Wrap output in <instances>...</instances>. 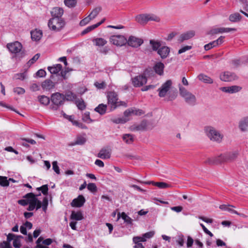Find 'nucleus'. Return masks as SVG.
Masks as SVG:
<instances>
[{
	"mask_svg": "<svg viewBox=\"0 0 248 248\" xmlns=\"http://www.w3.org/2000/svg\"><path fill=\"white\" fill-rule=\"evenodd\" d=\"M20 238H23L21 235H16L13 233H9L7 236V240L0 243V248H12L11 242L15 248H20L21 246Z\"/></svg>",
	"mask_w": 248,
	"mask_h": 248,
	"instance_id": "obj_1",
	"label": "nucleus"
},
{
	"mask_svg": "<svg viewBox=\"0 0 248 248\" xmlns=\"http://www.w3.org/2000/svg\"><path fill=\"white\" fill-rule=\"evenodd\" d=\"M7 48L9 51L16 54V57L20 59L25 55L24 50H22V45L18 41H15L13 43H8L6 45Z\"/></svg>",
	"mask_w": 248,
	"mask_h": 248,
	"instance_id": "obj_2",
	"label": "nucleus"
},
{
	"mask_svg": "<svg viewBox=\"0 0 248 248\" xmlns=\"http://www.w3.org/2000/svg\"><path fill=\"white\" fill-rule=\"evenodd\" d=\"M50 99L53 104L51 108L53 110H57L65 102L64 95L58 92L52 93Z\"/></svg>",
	"mask_w": 248,
	"mask_h": 248,
	"instance_id": "obj_3",
	"label": "nucleus"
},
{
	"mask_svg": "<svg viewBox=\"0 0 248 248\" xmlns=\"http://www.w3.org/2000/svg\"><path fill=\"white\" fill-rule=\"evenodd\" d=\"M204 131L206 135L211 140L218 142L221 141L223 138V135L214 127L211 126H205L204 127Z\"/></svg>",
	"mask_w": 248,
	"mask_h": 248,
	"instance_id": "obj_4",
	"label": "nucleus"
},
{
	"mask_svg": "<svg viewBox=\"0 0 248 248\" xmlns=\"http://www.w3.org/2000/svg\"><path fill=\"white\" fill-rule=\"evenodd\" d=\"M179 92L180 95L184 98L185 102L191 106H194L196 102V96L188 91L185 88L180 86Z\"/></svg>",
	"mask_w": 248,
	"mask_h": 248,
	"instance_id": "obj_5",
	"label": "nucleus"
},
{
	"mask_svg": "<svg viewBox=\"0 0 248 248\" xmlns=\"http://www.w3.org/2000/svg\"><path fill=\"white\" fill-rule=\"evenodd\" d=\"M63 12V9L59 7H54L50 12L52 18H58V22H59V25H60L59 27V28L62 27L64 25H65V20L62 17Z\"/></svg>",
	"mask_w": 248,
	"mask_h": 248,
	"instance_id": "obj_6",
	"label": "nucleus"
},
{
	"mask_svg": "<svg viewBox=\"0 0 248 248\" xmlns=\"http://www.w3.org/2000/svg\"><path fill=\"white\" fill-rule=\"evenodd\" d=\"M154 235V232H149L143 235L142 237L137 236L134 237L133 239V242L137 245L134 247V248H137V247L140 248H144V246L142 245L141 242L146 241V238H150Z\"/></svg>",
	"mask_w": 248,
	"mask_h": 248,
	"instance_id": "obj_7",
	"label": "nucleus"
},
{
	"mask_svg": "<svg viewBox=\"0 0 248 248\" xmlns=\"http://www.w3.org/2000/svg\"><path fill=\"white\" fill-rule=\"evenodd\" d=\"M171 85L172 81L171 80H168L164 83L157 90L159 96L160 97H164L169 92Z\"/></svg>",
	"mask_w": 248,
	"mask_h": 248,
	"instance_id": "obj_8",
	"label": "nucleus"
},
{
	"mask_svg": "<svg viewBox=\"0 0 248 248\" xmlns=\"http://www.w3.org/2000/svg\"><path fill=\"white\" fill-rule=\"evenodd\" d=\"M30 198H23L24 199L19 200L17 201V203L23 206H25L28 204L29 205L27 208V210L29 211H33L35 208V204L33 202L32 196H29Z\"/></svg>",
	"mask_w": 248,
	"mask_h": 248,
	"instance_id": "obj_9",
	"label": "nucleus"
},
{
	"mask_svg": "<svg viewBox=\"0 0 248 248\" xmlns=\"http://www.w3.org/2000/svg\"><path fill=\"white\" fill-rule=\"evenodd\" d=\"M110 41L117 46H123L126 44L127 39L123 35H112L110 37Z\"/></svg>",
	"mask_w": 248,
	"mask_h": 248,
	"instance_id": "obj_10",
	"label": "nucleus"
},
{
	"mask_svg": "<svg viewBox=\"0 0 248 248\" xmlns=\"http://www.w3.org/2000/svg\"><path fill=\"white\" fill-rule=\"evenodd\" d=\"M58 21V18H51L48 20L47 25L50 30L55 31H59L64 28L65 25H64L60 28H59L60 25H59Z\"/></svg>",
	"mask_w": 248,
	"mask_h": 248,
	"instance_id": "obj_11",
	"label": "nucleus"
},
{
	"mask_svg": "<svg viewBox=\"0 0 248 248\" xmlns=\"http://www.w3.org/2000/svg\"><path fill=\"white\" fill-rule=\"evenodd\" d=\"M147 81V78L144 75H139L132 78V83L135 87L142 86Z\"/></svg>",
	"mask_w": 248,
	"mask_h": 248,
	"instance_id": "obj_12",
	"label": "nucleus"
},
{
	"mask_svg": "<svg viewBox=\"0 0 248 248\" xmlns=\"http://www.w3.org/2000/svg\"><path fill=\"white\" fill-rule=\"evenodd\" d=\"M220 78L223 81L229 82L237 79V76L234 73L226 71L220 74Z\"/></svg>",
	"mask_w": 248,
	"mask_h": 248,
	"instance_id": "obj_13",
	"label": "nucleus"
},
{
	"mask_svg": "<svg viewBox=\"0 0 248 248\" xmlns=\"http://www.w3.org/2000/svg\"><path fill=\"white\" fill-rule=\"evenodd\" d=\"M238 151H234L232 152L228 153L225 155H221L222 156L221 161L226 162L227 161H233L235 160L239 155Z\"/></svg>",
	"mask_w": 248,
	"mask_h": 248,
	"instance_id": "obj_14",
	"label": "nucleus"
},
{
	"mask_svg": "<svg viewBox=\"0 0 248 248\" xmlns=\"http://www.w3.org/2000/svg\"><path fill=\"white\" fill-rule=\"evenodd\" d=\"M143 41L142 39L137 38L135 36H130L128 39L127 40L128 45L133 47H138L140 46L142 43Z\"/></svg>",
	"mask_w": 248,
	"mask_h": 248,
	"instance_id": "obj_15",
	"label": "nucleus"
},
{
	"mask_svg": "<svg viewBox=\"0 0 248 248\" xmlns=\"http://www.w3.org/2000/svg\"><path fill=\"white\" fill-rule=\"evenodd\" d=\"M52 79L50 78L42 82L41 87L43 90L49 91L55 88L57 82L52 81Z\"/></svg>",
	"mask_w": 248,
	"mask_h": 248,
	"instance_id": "obj_16",
	"label": "nucleus"
},
{
	"mask_svg": "<svg viewBox=\"0 0 248 248\" xmlns=\"http://www.w3.org/2000/svg\"><path fill=\"white\" fill-rule=\"evenodd\" d=\"M108 104L110 105L111 110L112 109V107L114 106L117 101L118 100V96L116 93L114 92H110L107 95Z\"/></svg>",
	"mask_w": 248,
	"mask_h": 248,
	"instance_id": "obj_17",
	"label": "nucleus"
},
{
	"mask_svg": "<svg viewBox=\"0 0 248 248\" xmlns=\"http://www.w3.org/2000/svg\"><path fill=\"white\" fill-rule=\"evenodd\" d=\"M85 202L86 200L84 197L82 195H79L72 201L71 205L75 207H81L84 205Z\"/></svg>",
	"mask_w": 248,
	"mask_h": 248,
	"instance_id": "obj_18",
	"label": "nucleus"
},
{
	"mask_svg": "<svg viewBox=\"0 0 248 248\" xmlns=\"http://www.w3.org/2000/svg\"><path fill=\"white\" fill-rule=\"evenodd\" d=\"M41 195V194L36 195L34 193L32 192L28 193L23 196V198H30L29 196H32L33 199V202L35 204V209L36 210L39 209L41 207H42V202L39 200L37 197Z\"/></svg>",
	"mask_w": 248,
	"mask_h": 248,
	"instance_id": "obj_19",
	"label": "nucleus"
},
{
	"mask_svg": "<svg viewBox=\"0 0 248 248\" xmlns=\"http://www.w3.org/2000/svg\"><path fill=\"white\" fill-rule=\"evenodd\" d=\"M242 88L239 86L233 85L228 87H222L219 88V90L223 92L234 93L239 92Z\"/></svg>",
	"mask_w": 248,
	"mask_h": 248,
	"instance_id": "obj_20",
	"label": "nucleus"
},
{
	"mask_svg": "<svg viewBox=\"0 0 248 248\" xmlns=\"http://www.w3.org/2000/svg\"><path fill=\"white\" fill-rule=\"evenodd\" d=\"M62 66L61 64H57L54 65L52 66H48L47 69L48 70L51 74V75L50 77L51 79H54V75H57L58 73L61 71L62 69Z\"/></svg>",
	"mask_w": 248,
	"mask_h": 248,
	"instance_id": "obj_21",
	"label": "nucleus"
},
{
	"mask_svg": "<svg viewBox=\"0 0 248 248\" xmlns=\"http://www.w3.org/2000/svg\"><path fill=\"white\" fill-rule=\"evenodd\" d=\"M170 53V48L167 46H161L157 51V53L162 59L168 57Z\"/></svg>",
	"mask_w": 248,
	"mask_h": 248,
	"instance_id": "obj_22",
	"label": "nucleus"
},
{
	"mask_svg": "<svg viewBox=\"0 0 248 248\" xmlns=\"http://www.w3.org/2000/svg\"><path fill=\"white\" fill-rule=\"evenodd\" d=\"M111 150L109 148H102L97 155V157L103 159H108L110 157Z\"/></svg>",
	"mask_w": 248,
	"mask_h": 248,
	"instance_id": "obj_23",
	"label": "nucleus"
},
{
	"mask_svg": "<svg viewBox=\"0 0 248 248\" xmlns=\"http://www.w3.org/2000/svg\"><path fill=\"white\" fill-rule=\"evenodd\" d=\"M195 34L193 31H189L181 34L178 39L180 43H182L185 40H187L193 37Z\"/></svg>",
	"mask_w": 248,
	"mask_h": 248,
	"instance_id": "obj_24",
	"label": "nucleus"
},
{
	"mask_svg": "<svg viewBox=\"0 0 248 248\" xmlns=\"http://www.w3.org/2000/svg\"><path fill=\"white\" fill-rule=\"evenodd\" d=\"M235 28H215L211 30L210 31L209 33L211 34H215L219 33L228 32L231 31H236Z\"/></svg>",
	"mask_w": 248,
	"mask_h": 248,
	"instance_id": "obj_25",
	"label": "nucleus"
},
{
	"mask_svg": "<svg viewBox=\"0 0 248 248\" xmlns=\"http://www.w3.org/2000/svg\"><path fill=\"white\" fill-rule=\"evenodd\" d=\"M147 126V120H144L138 125H133L131 126V129L132 131H143L146 129Z\"/></svg>",
	"mask_w": 248,
	"mask_h": 248,
	"instance_id": "obj_26",
	"label": "nucleus"
},
{
	"mask_svg": "<svg viewBox=\"0 0 248 248\" xmlns=\"http://www.w3.org/2000/svg\"><path fill=\"white\" fill-rule=\"evenodd\" d=\"M238 127L242 132L248 130V116L244 117L239 121Z\"/></svg>",
	"mask_w": 248,
	"mask_h": 248,
	"instance_id": "obj_27",
	"label": "nucleus"
},
{
	"mask_svg": "<svg viewBox=\"0 0 248 248\" xmlns=\"http://www.w3.org/2000/svg\"><path fill=\"white\" fill-rule=\"evenodd\" d=\"M165 65L162 62H156L153 68L155 73L159 76H162L164 74Z\"/></svg>",
	"mask_w": 248,
	"mask_h": 248,
	"instance_id": "obj_28",
	"label": "nucleus"
},
{
	"mask_svg": "<svg viewBox=\"0 0 248 248\" xmlns=\"http://www.w3.org/2000/svg\"><path fill=\"white\" fill-rule=\"evenodd\" d=\"M230 207H234V206L230 204H222L219 206V208L222 210L228 211L231 213L235 214L240 216H244V215L243 214H240L238 213L236 210L232 209L231 208H230Z\"/></svg>",
	"mask_w": 248,
	"mask_h": 248,
	"instance_id": "obj_29",
	"label": "nucleus"
},
{
	"mask_svg": "<svg viewBox=\"0 0 248 248\" xmlns=\"http://www.w3.org/2000/svg\"><path fill=\"white\" fill-rule=\"evenodd\" d=\"M222 156H216L213 158H209L205 161L204 163L209 165L217 164L222 162L221 158Z\"/></svg>",
	"mask_w": 248,
	"mask_h": 248,
	"instance_id": "obj_30",
	"label": "nucleus"
},
{
	"mask_svg": "<svg viewBox=\"0 0 248 248\" xmlns=\"http://www.w3.org/2000/svg\"><path fill=\"white\" fill-rule=\"evenodd\" d=\"M86 141V139L83 136L80 135L78 136L76 140L74 142H71L69 144L70 146H75L76 145H83Z\"/></svg>",
	"mask_w": 248,
	"mask_h": 248,
	"instance_id": "obj_31",
	"label": "nucleus"
},
{
	"mask_svg": "<svg viewBox=\"0 0 248 248\" xmlns=\"http://www.w3.org/2000/svg\"><path fill=\"white\" fill-rule=\"evenodd\" d=\"M31 34L32 40L38 41L42 36V32L40 30H35L34 31H31Z\"/></svg>",
	"mask_w": 248,
	"mask_h": 248,
	"instance_id": "obj_32",
	"label": "nucleus"
},
{
	"mask_svg": "<svg viewBox=\"0 0 248 248\" xmlns=\"http://www.w3.org/2000/svg\"><path fill=\"white\" fill-rule=\"evenodd\" d=\"M150 44L151 45L153 51H157L161 46V42L158 40H150Z\"/></svg>",
	"mask_w": 248,
	"mask_h": 248,
	"instance_id": "obj_33",
	"label": "nucleus"
},
{
	"mask_svg": "<svg viewBox=\"0 0 248 248\" xmlns=\"http://www.w3.org/2000/svg\"><path fill=\"white\" fill-rule=\"evenodd\" d=\"M148 15L141 14L136 17V21L140 24H145L148 22Z\"/></svg>",
	"mask_w": 248,
	"mask_h": 248,
	"instance_id": "obj_34",
	"label": "nucleus"
},
{
	"mask_svg": "<svg viewBox=\"0 0 248 248\" xmlns=\"http://www.w3.org/2000/svg\"><path fill=\"white\" fill-rule=\"evenodd\" d=\"M71 219L75 220H81L83 218V215L81 211L75 212L72 211L71 216Z\"/></svg>",
	"mask_w": 248,
	"mask_h": 248,
	"instance_id": "obj_35",
	"label": "nucleus"
},
{
	"mask_svg": "<svg viewBox=\"0 0 248 248\" xmlns=\"http://www.w3.org/2000/svg\"><path fill=\"white\" fill-rule=\"evenodd\" d=\"M173 241H175L180 247H183L185 242L184 236L182 234L178 235L175 237H173Z\"/></svg>",
	"mask_w": 248,
	"mask_h": 248,
	"instance_id": "obj_36",
	"label": "nucleus"
},
{
	"mask_svg": "<svg viewBox=\"0 0 248 248\" xmlns=\"http://www.w3.org/2000/svg\"><path fill=\"white\" fill-rule=\"evenodd\" d=\"M107 106L103 104H99L94 108V110L99 113L100 115H104L106 113Z\"/></svg>",
	"mask_w": 248,
	"mask_h": 248,
	"instance_id": "obj_37",
	"label": "nucleus"
},
{
	"mask_svg": "<svg viewBox=\"0 0 248 248\" xmlns=\"http://www.w3.org/2000/svg\"><path fill=\"white\" fill-rule=\"evenodd\" d=\"M198 78L200 80L205 83L211 84L213 82V79L203 74H200L198 76Z\"/></svg>",
	"mask_w": 248,
	"mask_h": 248,
	"instance_id": "obj_38",
	"label": "nucleus"
},
{
	"mask_svg": "<svg viewBox=\"0 0 248 248\" xmlns=\"http://www.w3.org/2000/svg\"><path fill=\"white\" fill-rule=\"evenodd\" d=\"M38 101L41 104L45 106L48 105L50 103V101L51 100V99L45 95L38 96Z\"/></svg>",
	"mask_w": 248,
	"mask_h": 248,
	"instance_id": "obj_39",
	"label": "nucleus"
},
{
	"mask_svg": "<svg viewBox=\"0 0 248 248\" xmlns=\"http://www.w3.org/2000/svg\"><path fill=\"white\" fill-rule=\"evenodd\" d=\"M118 218L122 217L125 222L129 224H132L133 220L128 216L124 212H123L121 214L119 213L118 214Z\"/></svg>",
	"mask_w": 248,
	"mask_h": 248,
	"instance_id": "obj_40",
	"label": "nucleus"
},
{
	"mask_svg": "<svg viewBox=\"0 0 248 248\" xmlns=\"http://www.w3.org/2000/svg\"><path fill=\"white\" fill-rule=\"evenodd\" d=\"M241 18L242 16L238 13L231 14L229 16V20L232 22H239L241 20Z\"/></svg>",
	"mask_w": 248,
	"mask_h": 248,
	"instance_id": "obj_41",
	"label": "nucleus"
},
{
	"mask_svg": "<svg viewBox=\"0 0 248 248\" xmlns=\"http://www.w3.org/2000/svg\"><path fill=\"white\" fill-rule=\"evenodd\" d=\"M65 100L73 101L77 98L76 94L71 91L67 92L64 95Z\"/></svg>",
	"mask_w": 248,
	"mask_h": 248,
	"instance_id": "obj_42",
	"label": "nucleus"
},
{
	"mask_svg": "<svg viewBox=\"0 0 248 248\" xmlns=\"http://www.w3.org/2000/svg\"><path fill=\"white\" fill-rule=\"evenodd\" d=\"M93 42L96 46H102L105 45L107 44V41L102 38H97L94 39L93 40Z\"/></svg>",
	"mask_w": 248,
	"mask_h": 248,
	"instance_id": "obj_43",
	"label": "nucleus"
},
{
	"mask_svg": "<svg viewBox=\"0 0 248 248\" xmlns=\"http://www.w3.org/2000/svg\"><path fill=\"white\" fill-rule=\"evenodd\" d=\"M75 104L80 110H84L86 108V105L82 99L76 100Z\"/></svg>",
	"mask_w": 248,
	"mask_h": 248,
	"instance_id": "obj_44",
	"label": "nucleus"
},
{
	"mask_svg": "<svg viewBox=\"0 0 248 248\" xmlns=\"http://www.w3.org/2000/svg\"><path fill=\"white\" fill-rule=\"evenodd\" d=\"M123 140L127 144H131L133 141V136L130 134H124L123 136Z\"/></svg>",
	"mask_w": 248,
	"mask_h": 248,
	"instance_id": "obj_45",
	"label": "nucleus"
},
{
	"mask_svg": "<svg viewBox=\"0 0 248 248\" xmlns=\"http://www.w3.org/2000/svg\"><path fill=\"white\" fill-rule=\"evenodd\" d=\"M102 8L101 7L95 8L89 14V16L92 19H94L101 11Z\"/></svg>",
	"mask_w": 248,
	"mask_h": 248,
	"instance_id": "obj_46",
	"label": "nucleus"
},
{
	"mask_svg": "<svg viewBox=\"0 0 248 248\" xmlns=\"http://www.w3.org/2000/svg\"><path fill=\"white\" fill-rule=\"evenodd\" d=\"M64 4L69 8H74L77 4V0H64Z\"/></svg>",
	"mask_w": 248,
	"mask_h": 248,
	"instance_id": "obj_47",
	"label": "nucleus"
},
{
	"mask_svg": "<svg viewBox=\"0 0 248 248\" xmlns=\"http://www.w3.org/2000/svg\"><path fill=\"white\" fill-rule=\"evenodd\" d=\"M154 186H156L161 189L166 188L170 187V185L163 182H155V183H154Z\"/></svg>",
	"mask_w": 248,
	"mask_h": 248,
	"instance_id": "obj_48",
	"label": "nucleus"
},
{
	"mask_svg": "<svg viewBox=\"0 0 248 248\" xmlns=\"http://www.w3.org/2000/svg\"><path fill=\"white\" fill-rule=\"evenodd\" d=\"M0 185L2 186H8L9 185L7 177L0 176Z\"/></svg>",
	"mask_w": 248,
	"mask_h": 248,
	"instance_id": "obj_49",
	"label": "nucleus"
},
{
	"mask_svg": "<svg viewBox=\"0 0 248 248\" xmlns=\"http://www.w3.org/2000/svg\"><path fill=\"white\" fill-rule=\"evenodd\" d=\"M82 119L84 122L87 123H90L93 121V120L91 119L90 112L88 111H86L84 113Z\"/></svg>",
	"mask_w": 248,
	"mask_h": 248,
	"instance_id": "obj_50",
	"label": "nucleus"
},
{
	"mask_svg": "<svg viewBox=\"0 0 248 248\" xmlns=\"http://www.w3.org/2000/svg\"><path fill=\"white\" fill-rule=\"evenodd\" d=\"M111 121L115 124H124L126 123L128 120L125 118H118L117 119L111 118Z\"/></svg>",
	"mask_w": 248,
	"mask_h": 248,
	"instance_id": "obj_51",
	"label": "nucleus"
},
{
	"mask_svg": "<svg viewBox=\"0 0 248 248\" xmlns=\"http://www.w3.org/2000/svg\"><path fill=\"white\" fill-rule=\"evenodd\" d=\"M40 56V54L39 53H37L35 54L31 59H30L29 62H27V64L29 66H30L32 64L35 63L36 61L39 58Z\"/></svg>",
	"mask_w": 248,
	"mask_h": 248,
	"instance_id": "obj_52",
	"label": "nucleus"
},
{
	"mask_svg": "<svg viewBox=\"0 0 248 248\" xmlns=\"http://www.w3.org/2000/svg\"><path fill=\"white\" fill-rule=\"evenodd\" d=\"M87 189L91 192L94 193L97 191V188L94 183H89L87 185Z\"/></svg>",
	"mask_w": 248,
	"mask_h": 248,
	"instance_id": "obj_53",
	"label": "nucleus"
},
{
	"mask_svg": "<svg viewBox=\"0 0 248 248\" xmlns=\"http://www.w3.org/2000/svg\"><path fill=\"white\" fill-rule=\"evenodd\" d=\"M48 204V199L47 197H45L43 198V201L42 202V207L43 211L45 212H46L47 208V206Z\"/></svg>",
	"mask_w": 248,
	"mask_h": 248,
	"instance_id": "obj_54",
	"label": "nucleus"
},
{
	"mask_svg": "<svg viewBox=\"0 0 248 248\" xmlns=\"http://www.w3.org/2000/svg\"><path fill=\"white\" fill-rule=\"evenodd\" d=\"M43 238L42 236H40L38 238V239L36 241V246L34 247V248H48L46 246H44L41 244L42 243L43 244Z\"/></svg>",
	"mask_w": 248,
	"mask_h": 248,
	"instance_id": "obj_55",
	"label": "nucleus"
},
{
	"mask_svg": "<svg viewBox=\"0 0 248 248\" xmlns=\"http://www.w3.org/2000/svg\"><path fill=\"white\" fill-rule=\"evenodd\" d=\"M96 28H97V26L95 25V24L93 25L90 26H89L86 29H85L84 30H83L82 31L81 34L82 35L85 34L90 32L92 30L95 29Z\"/></svg>",
	"mask_w": 248,
	"mask_h": 248,
	"instance_id": "obj_56",
	"label": "nucleus"
},
{
	"mask_svg": "<svg viewBox=\"0 0 248 248\" xmlns=\"http://www.w3.org/2000/svg\"><path fill=\"white\" fill-rule=\"evenodd\" d=\"M72 69L69 68H66L64 70H61V76L64 79H66L67 77H66V74L69 72L72 71Z\"/></svg>",
	"mask_w": 248,
	"mask_h": 248,
	"instance_id": "obj_57",
	"label": "nucleus"
},
{
	"mask_svg": "<svg viewBox=\"0 0 248 248\" xmlns=\"http://www.w3.org/2000/svg\"><path fill=\"white\" fill-rule=\"evenodd\" d=\"M217 43H216L214 41L209 43L208 44H206L204 46V47L205 50H209L210 49L214 47L217 46Z\"/></svg>",
	"mask_w": 248,
	"mask_h": 248,
	"instance_id": "obj_58",
	"label": "nucleus"
},
{
	"mask_svg": "<svg viewBox=\"0 0 248 248\" xmlns=\"http://www.w3.org/2000/svg\"><path fill=\"white\" fill-rule=\"evenodd\" d=\"M168 101H172L174 100L177 96V93L176 92H169L168 93Z\"/></svg>",
	"mask_w": 248,
	"mask_h": 248,
	"instance_id": "obj_59",
	"label": "nucleus"
},
{
	"mask_svg": "<svg viewBox=\"0 0 248 248\" xmlns=\"http://www.w3.org/2000/svg\"><path fill=\"white\" fill-rule=\"evenodd\" d=\"M52 169L54 171L58 174L60 173L59 167L58 165V162L56 161H54L52 162Z\"/></svg>",
	"mask_w": 248,
	"mask_h": 248,
	"instance_id": "obj_60",
	"label": "nucleus"
},
{
	"mask_svg": "<svg viewBox=\"0 0 248 248\" xmlns=\"http://www.w3.org/2000/svg\"><path fill=\"white\" fill-rule=\"evenodd\" d=\"M92 19L88 16L82 20H81L79 23V25L81 26H85L88 24Z\"/></svg>",
	"mask_w": 248,
	"mask_h": 248,
	"instance_id": "obj_61",
	"label": "nucleus"
},
{
	"mask_svg": "<svg viewBox=\"0 0 248 248\" xmlns=\"http://www.w3.org/2000/svg\"><path fill=\"white\" fill-rule=\"evenodd\" d=\"M120 106H124V107H127V104L124 101H118V100L117 101L116 104L112 107V109H115L116 108Z\"/></svg>",
	"mask_w": 248,
	"mask_h": 248,
	"instance_id": "obj_62",
	"label": "nucleus"
},
{
	"mask_svg": "<svg viewBox=\"0 0 248 248\" xmlns=\"http://www.w3.org/2000/svg\"><path fill=\"white\" fill-rule=\"evenodd\" d=\"M73 124L75 125H76L77 126H78V127H79L81 129H87V126H86V125H85L84 124H83L82 123L78 122L77 121H74L73 122Z\"/></svg>",
	"mask_w": 248,
	"mask_h": 248,
	"instance_id": "obj_63",
	"label": "nucleus"
},
{
	"mask_svg": "<svg viewBox=\"0 0 248 248\" xmlns=\"http://www.w3.org/2000/svg\"><path fill=\"white\" fill-rule=\"evenodd\" d=\"M194 242V240L190 236H187L186 243L187 247H191L193 244Z\"/></svg>",
	"mask_w": 248,
	"mask_h": 248,
	"instance_id": "obj_64",
	"label": "nucleus"
}]
</instances>
